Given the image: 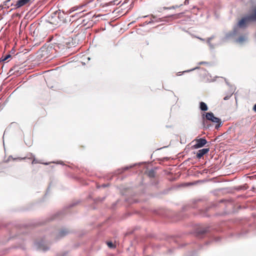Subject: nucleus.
Returning <instances> with one entry per match:
<instances>
[{"label":"nucleus","instance_id":"f257e3e1","mask_svg":"<svg viewBox=\"0 0 256 256\" xmlns=\"http://www.w3.org/2000/svg\"><path fill=\"white\" fill-rule=\"evenodd\" d=\"M193 234L198 240L205 239L204 243L200 244V248L212 242H218L220 240V236H215L214 230L210 226H198L194 228Z\"/></svg>","mask_w":256,"mask_h":256},{"label":"nucleus","instance_id":"f03ea898","mask_svg":"<svg viewBox=\"0 0 256 256\" xmlns=\"http://www.w3.org/2000/svg\"><path fill=\"white\" fill-rule=\"evenodd\" d=\"M252 22H256V6L252 9V13L243 16L238 22V24L234 26L233 30L227 33L226 37L222 38V40L224 41L226 40L240 34V29L246 28L248 24Z\"/></svg>","mask_w":256,"mask_h":256},{"label":"nucleus","instance_id":"7ed1b4c3","mask_svg":"<svg viewBox=\"0 0 256 256\" xmlns=\"http://www.w3.org/2000/svg\"><path fill=\"white\" fill-rule=\"evenodd\" d=\"M80 200H74L70 204L65 206L62 210L59 211L50 216L44 221L40 222L39 224L41 225L44 224L48 222H50L54 220H59L62 219L65 216L68 215L70 214V208L80 204Z\"/></svg>","mask_w":256,"mask_h":256},{"label":"nucleus","instance_id":"20e7f679","mask_svg":"<svg viewBox=\"0 0 256 256\" xmlns=\"http://www.w3.org/2000/svg\"><path fill=\"white\" fill-rule=\"evenodd\" d=\"M184 14V12H180L176 14H172L168 15L162 18H158L154 14L150 15V21H146L143 24H140V26H145L149 24L154 23H158L160 22H169L180 18L181 16Z\"/></svg>","mask_w":256,"mask_h":256},{"label":"nucleus","instance_id":"39448f33","mask_svg":"<svg viewBox=\"0 0 256 256\" xmlns=\"http://www.w3.org/2000/svg\"><path fill=\"white\" fill-rule=\"evenodd\" d=\"M251 226L248 218H237L234 222V226L232 228L236 229L240 236H244L249 232L248 228Z\"/></svg>","mask_w":256,"mask_h":256},{"label":"nucleus","instance_id":"423d86ee","mask_svg":"<svg viewBox=\"0 0 256 256\" xmlns=\"http://www.w3.org/2000/svg\"><path fill=\"white\" fill-rule=\"evenodd\" d=\"M71 232L70 230L66 227L55 228L52 232L51 237L55 240L58 241L70 234Z\"/></svg>","mask_w":256,"mask_h":256},{"label":"nucleus","instance_id":"0eeeda50","mask_svg":"<svg viewBox=\"0 0 256 256\" xmlns=\"http://www.w3.org/2000/svg\"><path fill=\"white\" fill-rule=\"evenodd\" d=\"M204 117L206 118L208 121L216 124L215 128L216 130H218L222 125V120L218 117L215 116L214 113L212 112L206 113V114H204Z\"/></svg>","mask_w":256,"mask_h":256},{"label":"nucleus","instance_id":"6e6552de","mask_svg":"<svg viewBox=\"0 0 256 256\" xmlns=\"http://www.w3.org/2000/svg\"><path fill=\"white\" fill-rule=\"evenodd\" d=\"M196 144L192 146L193 149H198L206 146L209 147L210 142H208L205 137L200 138H196L194 140Z\"/></svg>","mask_w":256,"mask_h":256},{"label":"nucleus","instance_id":"1a4fd4ad","mask_svg":"<svg viewBox=\"0 0 256 256\" xmlns=\"http://www.w3.org/2000/svg\"><path fill=\"white\" fill-rule=\"evenodd\" d=\"M58 12L57 21L55 22L56 24H60V23H66L68 20H70L68 14L64 13V12L61 11L60 10H58Z\"/></svg>","mask_w":256,"mask_h":256},{"label":"nucleus","instance_id":"9d476101","mask_svg":"<svg viewBox=\"0 0 256 256\" xmlns=\"http://www.w3.org/2000/svg\"><path fill=\"white\" fill-rule=\"evenodd\" d=\"M202 201V199L193 200L192 202L188 205L184 206L182 208V212H184L188 210L190 208H197V204Z\"/></svg>","mask_w":256,"mask_h":256},{"label":"nucleus","instance_id":"9b49d317","mask_svg":"<svg viewBox=\"0 0 256 256\" xmlns=\"http://www.w3.org/2000/svg\"><path fill=\"white\" fill-rule=\"evenodd\" d=\"M198 69L200 70L199 73H200V76H202L204 79L206 78V81H207V82L215 81V80H212L210 79V78H212V76L210 75V73L208 72H207L205 68H200V67H199V68H198Z\"/></svg>","mask_w":256,"mask_h":256},{"label":"nucleus","instance_id":"f8f14e48","mask_svg":"<svg viewBox=\"0 0 256 256\" xmlns=\"http://www.w3.org/2000/svg\"><path fill=\"white\" fill-rule=\"evenodd\" d=\"M34 245L38 249L42 250L44 252L48 250L50 248L48 246L45 245L43 240L35 242Z\"/></svg>","mask_w":256,"mask_h":256},{"label":"nucleus","instance_id":"ddd939ff","mask_svg":"<svg viewBox=\"0 0 256 256\" xmlns=\"http://www.w3.org/2000/svg\"><path fill=\"white\" fill-rule=\"evenodd\" d=\"M210 151V148H205L198 150V151L196 152H194V154H196V158L198 159L201 158L204 156L208 154Z\"/></svg>","mask_w":256,"mask_h":256},{"label":"nucleus","instance_id":"4468645a","mask_svg":"<svg viewBox=\"0 0 256 256\" xmlns=\"http://www.w3.org/2000/svg\"><path fill=\"white\" fill-rule=\"evenodd\" d=\"M180 238L179 236H178L176 237L174 236H166V240L169 243L172 244L174 243L176 244L177 246V248H180V246H179V240L178 238Z\"/></svg>","mask_w":256,"mask_h":256},{"label":"nucleus","instance_id":"2eb2a0df","mask_svg":"<svg viewBox=\"0 0 256 256\" xmlns=\"http://www.w3.org/2000/svg\"><path fill=\"white\" fill-rule=\"evenodd\" d=\"M218 204H212L210 206L205 208L203 210H200V214L204 217H208L207 212L212 208L217 206Z\"/></svg>","mask_w":256,"mask_h":256},{"label":"nucleus","instance_id":"dca6fc26","mask_svg":"<svg viewBox=\"0 0 256 256\" xmlns=\"http://www.w3.org/2000/svg\"><path fill=\"white\" fill-rule=\"evenodd\" d=\"M206 112H204L202 115V126H203V128L204 129H208L211 126H212V124H210L206 118L204 117V114H206Z\"/></svg>","mask_w":256,"mask_h":256},{"label":"nucleus","instance_id":"f3484780","mask_svg":"<svg viewBox=\"0 0 256 256\" xmlns=\"http://www.w3.org/2000/svg\"><path fill=\"white\" fill-rule=\"evenodd\" d=\"M30 0H18L16 2V3L14 5V8H20L24 5L28 3ZM13 8H11V10H12Z\"/></svg>","mask_w":256,"mask_h":256},{"label":"nucleus","instance_id":"a211bd4d","mask_svg":"<svg viewBox=\"0 0 256 256\" xmlns=\"http://www.w3.org/2000/svg\"><path fill=\"white\" fill-rule=\"evenodd\" d=\"M141 164H142V163H135V164H130L129 166H125L122 168L118 170V174L122 173L124 171L128 170L130 168H132L136 166H138V165L140 166Z\"/></svg>","mask_w":256,"mask_h":256},{"label":"nucleus","instance_id":"6ab92c4d","mask_svg":"<svg viewBox=\"0 0 256 256\" xmlns=\"http://www.w3.org/2000/svg\"><path fill=\"white\" fill-rule=\"evenodd\" d=\"M3 5L1 4V10L6 8H9L10 6H14V0H4L2 1Z\"/></svg>","mask_w":256,"mask_h":256},{"label":"nucleus","instance_id":"aec40b11","mask_svg":"<svg viewBox=\"0 0 256 256\" xmlns=\"http://www.w3.org/2000/svg\"><path fill=\"white\" fill-rule=\"evenodd\" d=\"M158 167H154L149 170L146 172L147 176L150 178H154L156 176V170H158Z\"/></svg>","mask_w":256,"mask_h":256},{"label":"nucleus","instance_id":"412c9836","mask_svg":"<svg viewBox=\"0 0 256 256\" xmlns=\"http://www.w3.org/2000/svg\"><path fill=\"white\" fill-rule=\"evenodd\" d=\"M57 14H58V10L54 11V12H52L50 16L49 17V18L52 21V22H50V23L55 24L56 21H57V19H56L57 16H58Z\"/></svg>","mask_w":256,"mask_h":256},{"label":"nucleus","instance_id":"4be33fe9","mask_svg":"<svg viewBox=\"0 0 256 256\" xmlns=\"http://www.w3.org/2000/svg\"><path fill=\"white\" fill-rule=\"evenodd\" d=\"M12 58V54L10 52H8L4 54V52L3 55L1 56V62H8L9 59Z\"/></svg>","mask_w":256,"mask_h":256},{"label":"nucleus","instance_id":"5701e85b","mask_svg":"<svg viewBox=\"0 0 256 256\" xmlns=\"http://www.w3.org/2000/svg\"><path fill=\"white\" fill-rule=\"evenodd\" d=\"M199 109L201 111L204 112H206L208 110V108L206 102H200L199 103Z\"/></svg>","mask_w":256,"mask_h":256},{"label":"nucleus","instance_id":"b1692460","mask_svg":"<svg viewBox=\"0 0 256 256\" xmlns=\"http://www.w3.org/2000/svg\"><path fill=\"white\" fill-rule=\"evenodd\" d=\"M139 229H140V226H136L132 229H130L126 232V236L132 234H134L136 230H137Z\"/></svg>","mask_w":256,"mask_h":256},{"label":"nucleus","instance_id":"393cba45","mask_svg":"<svg viewBox=\"0 0 256 256\" xmlns=\"http://www.w3.org/2000/svg\"><path fill=\"white\" fill-rule=\"evenodd\" d=\"M197 68H199V66H196V67H195L194 68H192V69L186 70H184L182 72H178L176 74H177V76H181L182 74H183L184 73L194 71V70H197Z\"/></svg>","mask_w":256,"mask_h":256},{"label":"nucleus","instance_id":"a878e982","mask_svg":"<svg viewBox=\"0 0 256 256\" xmlns=\"http://www.w3.org/2000/svg\"><path fill=\"white\" fill-rule=\"evenodd\" d=\"M152 212L155 215L164 216V214L162 210H152Z\"/></svg>","mask_w":256,"mask_h":256},{"label":"nucleus","instance_id":"bb28decb","mask_svg":"<svg viewBox=\"0 0 256 256\" xmlns=\"http://www.w3.org/2000/svg\"><path fill=\"white\" fill-rule=\"evenodd\" d=\"M225 202L226 206H228V205L230 204L232 206V201L230 200H226L225 199H222L218 203H223Z\"/></svg>","mask_w":256,"mask_h":256},{"label":"nucleus","instance_id":"cd10ccee","mask_svg":"<svg viewBox=\"0 0 256 256\" xmlns=\"http://www.w3.org/2000/svg\"><path fill=\"white\" fill-rule=\"evenodd\" d=\"M182 6V4L175 5V6H170V7L164 6V7L162 8L164 10L176 9V8H178Z\"/></svg>","mask_w":256,"mask_h":256},{"label":"nucleus","instance_id":"c85d7f7f","mask_svg":"<svg viewBox=\"0 0 256 256\" xmlns=\"http://www.w3.org/2000/svg\"><path fill=\"white\" fill-rule=\"evenodd\" d=\"M150 184L155 188H158L159 182L156 180H152L150 182Z\"/></svg>","mask_w":256,"mask_h":256},{"label":"nucleus","instance_id":"c756f323","mask_svg":"<svg viewBox=\"0 0 256 256\" xmlns=\"http://www.w3.org/2000/svg\"><path fill=\"white\" fill-rule=\"evenodd\" d=\"M238 92H236V93H234V92H232L230 93L229 95H227L226 96L224 97V100H227L230 99V98L232 96L233 94H234L235 96L236 100V95H237Z\"/></svg>","mask_w":256,"mask_h":256},{"label":"nucleus","instance_id":"7c9ffc66","mask_svg":"<svg viewBox=\"0 0 256 256\" xmlns=\"http://www.w3.org/2000/svg\"><path fill=\"white\" fill-rule=\"evenodd\" d=\"M106 243L108 246L111 249H114L116 247V244H114L112 241H108Z\"/></svg>","mask_w":256,"mask_h":256},{"label":"nucleus","instance_id":"2f4dec72","mask_svg":"<svg viewBox=\"0 0 256 256\" xmlns=\"http://www.w3.org/2000/svg\"><path fill=\"white\" fill-rule=\"evenodd\" d=\"M6 28H5L4 30L2 32V34H1V37H0V38H1V40H2V34H4V42H6V40L8 38H7V36H6Z\"/></svg>","mask_w":256,"mask_h":256},{"label":"nucleus","instance_id":"473e14b6","mask_svg":"<svg viewBox=\"0 0 256 256\" xmlns=\"http://www.w3.org/2000/svg\"><path fill=\"white\" fill-rule=\"evenodd\" d=\"M36 163L43 164L44 165H48L49 164H50V162H46L42 163V162H38V160H36V158H34V160L32 162V164H36ZM50 163H55V162H50Z\"/></svg>","mask_w":256,"mask_h":256},{"label":"nucleus","instance_id":"72a5a7b5","mask_svg":"<svg viewBox=\"0 0 256 256\" xmlns=\"http://www.w3.org/2000/svg\"><path fill=\"white\" fill-rule=\"evenodd\" d=\"M245 40V38L244 36H240L237 40L236 42H242Z\"/></svg>","mask_w":256,"mask_h":256},{"label":"nucleus","instance_id":"f704fd0d","mask_svg":"<svg viewBox=\"0 0 256 256\" xmlns=\"http://www.w3.org/2000/svg\"><path fill=\"white\" fill-rule=\"evenodd\" d=\"M176 216L178 220H182L184 218L183 216H182V214L181 212H180L178 214H176Z\"/></svg>","mask_w":256,"mask_h":256},{"label":"nucleus","instance_id":"c9c22d12","mask_svg":"<svg viewBox=\"0 0 256 256\" xmlns=\"http://www.w3.org/2000/svg\"><path fill=\"white\" fill-rule=\"evenodd\" d=\"M50 187L48 186V188H47V190H46V192L44 196V198H42V201L43 202V201H44V199L46 198L47 194H48L49 192H50Z\"/></svg>","mask_w":256,"mask_h":256},{"label":"nucleus","instance_id":"e433bc0d","mask_svg":"<svg viewBox=\"0 0 256 256\" xmlns=\"http://www.w3.org/2000/svg\"><path fill=\"white\" fill-rule=\"evenodd\" d=\"M118 202H119V200H118L116 202H114L112 204V206H111V208L112 209V210H114L116 208V207L117 204H118Z\"/></svg>","mask_w":256,"mask_h":256},{"label":"nucleus","instance_id":"4c0bfd02","mask_svg":"<svg viewBox=\"0 0 256 256\" xmlns=\"http://www.w3.org/2000/svg\"><path fill=\"white\" fill-rule=\"evenodd\" d=\"M92 200H93L94 202V204H98V203L100 202V197H98V198H94V199H92Z\"/></svg>","mask_w":256,"mask_h":256},{"label":"nucleus","instance_id":"58836bf2","mask_svg":"<svg viewBox=\"0 0 256 256\" xmlns=\"http://www.w3.org/2000/svg\"><path fill=\"white\" fill-rule=\"evenodd\" d=\"M215 36L214 35L208 38L207 39V43L211 42V40L214 38Z\"/></svg>","mask_w":256,"mask_h":256},{"label":"nucleus","instance_id":"ea45409f","mask_svg":"<svg viewBox=\"0 0 256 256\" xmlns=\"http://www.w3.org/2000/svg\"><path fill=\"white\" fill-rule=\"evenodd\" d=\"M207 44H208L210 48L212 50L214 49L215 48L216 46V44H212L211 42L207 43Z\"/></svg>","mask_w":256,"mask_h":256},{"label":"nucleus","instance_id":"a19ab883","mask_svg":"<svg viewBox=\"0 0 256 256\" xmlns=\"http://www.w3.org/2000/svg\"><path fill=\"white\" fill-rule=\"evenodd\" d=\"M236 189L237 190H246V188L244 186H238Z\"/></svg>","mask_w":256,"mask_h":256},{"label":"nucleus","instance_id":"79ce46f5","mask_svg":"<svg viewBox=\"0 0 256 256\" xmlns=\"http://www.w3.org/2000/svg\"><path fill=\"white\" fill-rule=\"evenodd\" d=\"M186 256H198L196 254V252H190V254H188V255H186Z\"/></svg>","mask_w":256,"mask_h":256},{"label":"nucleus","instance_id":"37998d69","mask_svg":"<svg viewBox=\"0 0 256 256\" xmlns=\"http://www.w3.org/2000/svg\"><path fill=\"white\" fill-rule=\"evenodd\" d=\"M10 159H12L13 160H16V158H13L12 156H10L6 160H4L6 162H8L10 160Z\"/></svg>","mask_w":256,"mask_h":256},{"label":"nucleus","instance_id":"c03bdc74","mask_svg":"<svg viewBox=\"0 0 256 256\" xmlns=\"http://www.w3.org/2000/svg\"><path fill=\"white\" fill-rule=\"evenodd\" d=\"M236 89V87L234 86H233L232 88H230V93H232V92H234Z\"/></svg>","mask_w":256,"mask_h":256},{"label":"nucleus","instance_id":"a18cd8bd","mask_svg":"<svg viewBox=\"0 0 256 256\" xmlns=\"http://www.w3.org/2000/svg\"><path fill=\"white\" fill-rule=\"evenodd\" d=\"M224 80H225V82H226V85H227L228 86H229V88H232V87H233V85L231 84L229 82H228L226 80V78H224Z\"/></svg>","mask_w":256,"mask_h":256},{"label":"nucleus","instance_id":"49530a36","mask_svg":"<svg viewBox=\"0 0 256 256\" xmlns=\"http://www.w3.org/2000/svg\"><path fill=\"white\" fill-rule=\"evenodd\" d=\"M210 62H204V61H202V62H200L198 63V64H210Z\"/></svg>","mask_w":256,"mask_h":256},{"label":"nucleus","instance_id":"de8ad7c7","mask_svg":"<svg viewBox=\"0 0 256 256\" xmlns=\"http://www.w3.org/2000/svg\"><path fill=\"white\" fill-rule=\"evenodd\" d=\"M108 184H102L101 186H98L97 188H104L108 187Z\"/></svg>","mask_w":256,"mask_h":256},{"label":"nucleus","instance_id":"09e8293b","mask_svg":"<svg viewBox=\"0 0 256 256\" xmlns=\"http://www.w3.org/2000/svg\"><path fill=\"white\" fill-rule=\"evenodd\" d=\"M226 34H227V32H226V34H225V36H224V37L222 38H220V42H220V44H222V42H226L227 40H228V39H227V40H226L224 41L222 40V38H225V37H226ZM228 40H229V38H228Z\"/></svg>","mask_w":256,"mask_h":256},{"label":"nucleus","instance_id":"8fccbe9b","mask_svg":"<svg viewBox=\"0 0 256 256\" xmlns=\"http://www.w3.org/2000/svg\"><path fill=\"white\" fill-rule=\"evenodd\" d=\"M14 52H15V50H14V47L12 48V50L10 52H10V54H12H12H14Z\"/></svg>","mask_w":256,"mask_h":256},{"label":"nucleus","instance_id":"3c124183","mask_svg":"<svg viewBox=\"0 0 256 256\" xmlns=\"http://www.w3.org/2000/svg\"><path fill=\"white\" fill-rule=\"evenodd\" d=\"M24 54H22L21 52H18V53H17L16 54V56H15V58H16V57L18 56H20V55H24Z\"/></svg>","mask_w":256,"mask_h":256},{"label":"nucleus","instance_id":"603ef678","mask_svg":"<svg viewBox=\"0 0 256 256\" xmlns=\"http://www.w3.org/2000/svg\"><path fill=\"white\" fill-rule=\"evenodd\" d=\"M252 110L256 112V103L254 104L252 108Z\"/></svg>","mask_w":256,"mask_h":256},{"label":"nucleus","instance_id":"864d4df0","mask_svg":"<svg viewBox=\"0 0 256 256\" xmlns=\"http://www.w3.org/2000/svg\"><path fill=\"white\" fill-rule=\"evenodd\" d=\"M106 196L100 198V202H102L106 199Z\"/></svg>","mask_w":256,"mask_h":256},{"label":"nucleus","instance_id":"5fc2aeb1","mask_svg":"<svg viewBox=\"0 0 256 256\" xmlns=\"http://www.w3.org/2000/svg\"><path fill=\"white\" fill-rule=\"evenodd\" d=\"M56 164H62V165H64V163L62 162H56Z\"/></svg>","mask_w":256,"mask_h":256},{"label":"nucleus","instance_id":"6e6d98bb","mask_svg":"<svg viewBox=\"0 0 256 256\" xmlns=\"http://www.w3.org/2000/svg\"><path fill=\"white\" fill-rule=\"evenodd\" d=\"M188 3V0H184V4H187Z\"/></svg>","mask_w":256,"mask_h":256},{"label":"nucleus","instance_id":"4d7b16f0","mask_svg":"<svg viewBox=\"0 0 256 256\" xmlns=\"http://www.w3.org/2000/svg\"><path fill=\"white\" fill-rule=\"evenodd\" d=\"M148 17L150 18V15L144 16H142V18H146Z\"/></svg>","mask_w":256,"mask_h":256},{"label":"nucleus","instance_id":"13d9d810","mask_svg":"<svg viewBox=\"0 0 256 256\" xmlns=\"http://www.w3.org/2000/svg\"><path fill=\"white\" fill-rule=\"evenodd\" d=\"M162 10H164L162 8H160V9L158 10V12H162Z\"/></svg>","mask_w":256,"mask_h":256},{"label":"nucleus","instance_id":"bf43d9fd","mask_svg":"<svg viewBox=\"0 0 256 256\" xmlns=\"http://www.w3.org/2000/svg\"><path fill=\"white\" fill-rule=\"evenodd\" d=\"M218 231H220V232H222L223 231V230L221 228H220L218 230Z\"/></svg>","mask_w":256,"mask_h":256},{"label":"nucleus","instance_id":"052dcab7","mask_svg":"<svg viewBox=\"0 0 256 256\" xmlns=\"http://www.w3.org/2000/svg\"><path fill=\"white\" fill-rule=\"evenodd\" d=\"M88 198H90V199H92V196H90V195L88 196Z\"/></svg>","mask_w":256,"mask_h":256},{"label":"nucleus","instance_id":"680f3d73","mask_svg":"<svg viewBox=\"0 0 256 256\" xmlns=\"http://www.w3.org/2000/svg\"><path fill=\"white\" fill-rule=\"evenodd\" d=\"M168 252H172V249H170L168 250Z\"/></svg>","mask_w":256,"mask_h":256},{"label":"nucleus","instance_id":"e2e57ef3","mask_svg":"<svg viewBox=\"0 0 256 256\" xmlns=\"http://www.w3.org/2000/svg\"><path fill=\"white\" fill-rule=\"evenodd\" d=\"M3 146H4V148L5 149L4 142V140H3Z\"/></svg>","mask_w":256,"mask_h":256},{"label":"nucleus","instance_id":"0e129e2a","mask_svg":"<svg viewBox=\"0 0 256 256\" xmlns=\"http://www.w3.org/2000/svg\"><path fill=\"white\" fill-rule=\"evenodd\" d=\"M166 128H171L172 126H166Z\"/></svg>","mask_w":256,"mask_h":256},{"label":"nucleus","instance_id":"69168bd1","mask_svg":"<svg viewBox=\"0 0 256 256\" xmlns=\"http://www.w3.org/2000/svg\"><path fill=\"white\" fill-rule=\"evenodd\" d=\"M25 143H26V145H27V146H30V144H28L26 142H25Z\"/></svg>","mask_w":256,"mask_h":256},{"label":"nucleus","instance_id":"338daca9","mask_svg":"<svg viewBox=\"0 0 256 256\" xmlns=\"http://www.w3.org/2000/svg\"><path fill=\"white\" fill-rule=\"evenodd\" d=\"M4 134H5V132H4V135H3V137H2V138H3V139H4Z\"/></svg>","mask_w":256,"mask_h":256},{"label":"nucleus","instance_id":"774afa93","mask_svg":"<svg viewBox=\"0 0 256 256\" xmlns=\"http://www.w3.org/2000/svg\"><path fill=\"white\" fill-rule=\"evenodd\" d=\"M191 158H188V160H187V161H189Z\"/></svg>","mask_w":256,"mask_h":256}]
</instances>
